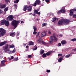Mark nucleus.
I'll use <instances>...</instances> for the list:
<instances>
[{"label": "nucleus", "instance_id": "nucleus-1", "mask_svg": "<svg viewBox=\"0 0 76 76\" xmlns=\"http://www.w3.org/2000/svg\"><path fill=\"white\" fill-rule=\"evenodd\" d=\"M64 24L65 25H67V19L65 20L64 19H62L58 21V26H63V24Z\"/></svg>", "mask_w": 76, "mask_h": 76}, {"label": "nucleus", "instance_id": "nucleus-2", "mask_svg": "<svg viewBox=\"0 0 76 76\" xmlns=\"http://www.w3.org/2000/svg\"><path fill=\"white\" fill-rule=\"evenodd\" d=\"M53 38L54 39H53ZM49 39L50 40L49 41V43L50 44H52V43H53V41H54V42H57L58 39L57 38H56V37L55 34H54L53 36L50 37V39Z\"/></svg>", "mask_w": 76, "mask_h": 76}, {"label": "nucleus", "instance_id": "nucleus-3", "mask_svg": "<svg viewBox=\"0 0 76 76\" xmlns=\"http://www.w3.org/2000/svg\"><path fill=\"white\" fill-rule=\"evenodd\" d=\"M20 22V21L19 20L16 21V20H14L12 21L11 25L12 26H14V29H15V28L18 26V24H19Z\"/></svg>", "mask_w": 76, "mask_h": 76}, {"label": "nucleus", "instance_id": "nucleus-4", "mask_svg": "<svg viewBox=\"0 0 76 76\" xmlns=\"http://www.w3.org/2000/svg\"><path fill=\"white\" fill-rule=\"evenodd\" d=\"M5 34H6V31L3 28H0V34L1 36H4Z\"/></svg>", "mask_w": 76, "mask_h": 76}, {"label": "nucleus", "instance_id": "nucleus-5", "mask_svg": "<svg viewBox=\"0 0 76 76\" xmlns=\"http://www.w3.org/2000/svg\"><path fill=\"white\" fill-rule=\"evenodd\" d=\"M41 3V1L39 0H36L34 4H33V6L35 7L37 5H40V3Z\"/></svg>", "mask_w": 76, "mask_h": 76}, {"label": "nucleus", "instance_id": "nucleus-6", "mask_svg": "<svg viewBox=\"0 0 76 76\" xmlns=\"http://www.w3.org/2000/svg\"><path fill=\"white\" fill-rule=\"evenodd\" d=\"M8 48H9V45L7 44L3 47V48L5 52H7L9 50V49H8Z\"/></svg>", "mask_w": 76, "mask_h": 76}, {"label": "nucleus", "instance_id": "nucleus-7", "mask_svg": "<svg viewBox=\"0 0 76 76\" xmlns=\"http://www.w3.org/2000/svg\"><path fill=\"white\" fill-rule=\"evenodd\" d=\"M14 17L12 15H10L7 18V20L8 21H12V20L13 19Z\"/></svg>", "mask_w": 76, "mask_h": 76}, {"label": "nucleus", "instance_id": "nucleus-8", "mask_svg": "<svg viewBox=\"0 0 76 76\" xmlns=\"http://www.w3.org/2000/svg\"><path fill=\"white\" fill-rule=\"evenodd\" d=\"M74 11H76V9H72L70 10L69 13L70 16H73V12Z\"/></svg>", "mask_w": 76, "mask_h": 76}, {"label": "nucleus", "instance_id": "nucleus-9", "mask_svg": "<svg viewBox=\"0 0 76 76\" xmlns=\"http://www.w3.org/2000/svg\"><path fill=\"white\" fill-rule=\"evenodd\" d=\"M32 6L29 5L27 8L28 11V12H31L32 11Z\"/></svg>", "mask_w": 76, "mask_h": 76}, {"label": "nucleus", "instance_id": "nucleus-10", "mask_svg": "<svg viewBox=\"0 0 76 76\" xmlns=\"http://www.w3.org/2000/svg\"><path fill=\"white\" fill-rule=\"evenodd\" d=\"M6 20H1V22L0 23V25H4L5 24V22H6Z\"/></svg>", "mask_w": 76, "mask_h": 76}, {"label": "nucleus", "instance_id": "nucleus-11", "mask_svg": "<svg viewBox=\"0 0 76 76\" xmlns=\"http://www.w3.org/2000/svg\"><path fill=\"white\" fill-rule=\"evenodd\" d=\"M53 53V51H48V52H47L46 53V54L48 56H50L51 54Z\"/></svg>", "mask_w": 76, "mask_h": 76}, {"label": "nucleus", "instance_id": "nucleus-12", "mask_svg": "<svg viewBox=\"0 0 76 76\" xmlns=\"http://www.w3.org/2000/svg\"><path fill=\"white\" fill-rule=\"evenodd\" d=\"M7 42H6V41H4V42H0V47L4 45L5 44H6Z\"/></svg>", "mask_w": 76, "mask_h": 76}, {"label": "nucleus", "instance_id": "nucleus-13", "mask_svg": "<svg viewBox=\"0 0 76 76\" xmlns=\"http://www.w3.org/2000/svg\"><path fill=\"white\" fill-rule=\"evenodd\" d=\"M4 25L6 26H8L9 25V22L8 21L6 20Z\"/></svg>", "mask_w": 76, "mask_h": 76}, {"label": "nucleus", "instance_id": "nucleus-14", "mask_svg": "<svg viewBox=\"0 0 76 76\" xmlns=\"http://www.w3.org/2000/svg\"><path fill=\"white\" fill-rule=\"evenodd\" d=\"M45 36H46V33L45 32H42L41 34V36L42 37H45Z\"/></svg>", "mask_w": 76, "mask_h": 76}, {"label": "nucleus", "instance_id": "nucleus-15", "mask_svg": "<svg viewBox=\"0 0 76 76\" xmlns=\"http://www.w3.org/2000/svg\"><path fill=\"white\" fill-rule=\"evenodd\" d=\"M28 8V6L26 5L23 8V10L24 11H26L27 10Z\"/></svg>", "mask_w": 76, "mask_h": 76}, {"label": "nucleus", "instance_id": "nucleus-16", "mask_svg": "<svg viewBox=\"0 0 76 76\" xmlns=\"http://www.w3.org/2000/svg\"><path fill=\"white\" fill-rule=\"evenodd\" d=\"M6 7V4H2L1 9H4Z\"/></svg>", "mask_w": 76, "mask_h": 76}, {"label": "nucleus", "instance_id": "nucleus-17", "mask_svg": "<svg viewBox=\"0 0 76 76\" xmlns=\"http://www.w3.org/2000/svg\"><path fill=\"white\" fill-rule=\"evenodd\" d=\"M15 35H16V33H15V32L11 33L10 34V36H11V37H13L15 36Z\"/></svg>", "mask_w": 76, "mask_h": 76}, {"label": "nucleus", "instance_id": "nucleus-18", "mask_svg": "<svg viewBox=\"0 0 76 76\" xmlns=\"http://www.w3.org/2000/svg\"><path fill=\"white\" fill-rule=\"evenodd\" d=\"M61 13H64L65 12H66V10H65V9H62L61 10Z\"/></svg>", "mask_w": 76, "mask_h": 76}, {"label": "nucleus", "instance_id": "nucleus-19", "mask_svg": "<svg viewBox=\"0 0 76 76\" xmlns=\"http://www.w3.org/2000/svg\"><path fill=\"white\" fill-rule=\"evenodd\" d=\"M34 45V42L30 41L28 43V45Z\"/></svg>", "mask_w": 76, "mask_h": 76}, {"label": "nucleus", "instance_id": "nucleus-20", "mask_svg": "<svg viewBox=\"0 0 76 76\" xmlns=\"http://www.w3.org/2000/svg\"><path fill=\"white\" fill-rule=\"evenodd\" d=\"M15 8V9H17V7H18V4H15L13 5V6Z\"/></svg>", "mask_w": 76, "mask_h": 76}, {"label": "nucleus", "instance_id": "nucleus-21", "mask_svg": "<svg viewBox=\"0 0 76 76\" xmlns=\"http://www.w3.org/2000/svg\"><path fill=\"white\" fill-rule=\"evenodd\" d=\"M33 29L34 31H37V27L35 26H33Z\"/></svg>", "mask_w": 76, "mask_h": 76}, {"label": "nucleus", "instance_id": "nucleus-22", "mask_svg": "<svg viewBox=\"0 0 76 76\" xmlns=\"http://www.w3.org/2000/svg\"><path fill=\"white\" fill-rule=\"evenodd\" d=\"M63 59V58H61V57H60L59 58V59H58V62H61V61Z\"/></svg>", "mask_w": 76, "mask_h": 76}, {"label": "nucleus", "instance_id": "nucleus-23", "mask_svg": "<svg viewBox=\"0 0 76 76\" xmlns=\"http://www.w3.org/2000/svg\"><path fill=\"white\" fill-rule=\"evenodd\" d=\"M61 43L62 45H64L66 44V41L64 40H62L61 42Z\"/></svg>", "mask_w": 76, "mask_h": 76}, {"label": "nucleus", "instance_id": "nucleus-24", "mask_svg": "<svg viewBox=\"0 0 76 76\" xmlns=\"http://www.w3.org/2000/svg\"><path fill=\"white\" fill-rule=\"evenodd\" d=\"M53 20L52 21V22H55L56 20V19H57V18L56 17H54L53 18Z\"/></svg>", "mask_w": 76, "mask_h": 76}, {"label": "nucleus", "instance_id": "nucleus-25", "mask_svg": "<svg viewBox=\"0 0 76 76\" xmlns=\"http://www.w3.org/2000/svg\"><path fill=\"white\" fill-rule=\"evenodd\" d=\"M42 57L43 58H45L47 57V55H46V54L44 53L42 55Z\"/></svg>", "mask_w": 76, "mask_h": 76}, {"label": "nucleus", "instance_id": "nucleus-26", "mask_svg": "<svg viewBox=\"0 0 76 76\" xmlns=\"http://www.w3.org/2000/svg\"><path fill=\"white\" fill-rule=\"evenodd\" d=\"M38 11L37 10H34V13H36V14H37L38 13Z\"/></svg>", "mask_w": 76, "mask_h": 76}, {"label": "nucleus", "instance_id": "nucleus-27", "mask_svg": "<svg viewBox=\"0 0 76 76\" xmlns=\"http://www.w3.org/2000/svg\"><path fill=\"white\" fill-rule=\"evenodd\" d=\"M44 50H40V54H43L44 53Z\"/></svg>", "mask_w": 76, "mask_h": 76}, {"label": "nucleus", "instance_id": "nucleus-28", "mask_svg": "<svg viewBox=\"0 0 76 76\" xmlns=\"http://www.w3.org/2000/svg\"><path fill=\"white\" fill-rule=\"evenodd\" d=\"M19 1V0H16L14 1V3H18Z\"/></svg>", "mask_w": 76, "mask_h": 76}, {"label": "nucleus", "instance_id": "nucleus-29", "mask_svg": "<svg viewBox=\"0 0 76 76\" xmlns=\"http://www.w3.org/2000/svg\"><path fill=\"white\" fill-rule=\"evenodd\" d=\"M8 10V7H7L4 10V11L5 12H6V11H7Z\"/></svg>", "mask_w": 76, "mask_h": 76}, {"label": "nucleus", "instance_id": "nucleus-30", "mask_svg": "<svg viewBox=\"0 0 76 76\" xmlns=\"http://www.w3.org/2000/svg\"><path fill=\"white\" fill-rule=\"evenodd\" d=\"M5 1L7 3H10V0H5Z\"/></svg>", "mask_w": 76, "mask_h": 76}, {"label": "nucleus", "instance_id": "nucleus-31", "mask_svg": "<svg viewBox=\"0 0 76 76\" xmlns=\"http://www.w3.org/2000/svg\"><path fill=\"white\" fill-rule=\"evenodd\" d=\"M10 48H14V45H12L10 46Z\"/></svg>", "mask_w": 76, "mask_h": 76}, {"label": "nucleus", "instance_id": "nucleus-32", "mask_svg": "<svg viewBox=\"0 0 76 76\" xmlns=\"http://www.w3.org/2000/svg\"><path fill=\"white\" fill-rule=\"evenodd\" d=\"M16 52V49L14 48V50L13 51H12V53H14Z\"/></svg>", "mask_w": 76, "mask_h": 76}, {"label": "nucleus", "instance_id": "nucleus-33", "mask_svg": "<svg viewBox=\"0 0 76 76\" xmlns=\"http://www.w3.org/2000/svg\"><path fill=\"white\" fill-rule=\"evenodd\" d=\"M5 63V61H4V60H3L1 61V64H4Z\"/></svg>", "mask_w": 76, "mask_h": 76}, {"label": "nucleus", "instance_id": "nucleus-34", "mask_svg": "<svg viewBox=\"0 0 76 76\" xmlns=\"http://www.w3.org/2000/svg\"><path fill=\"white\" fill-rule=\"evenodd\" d=\"M39 35V32H37V35H36V37L37 38V37H38V36Z\"/></svg>", "mask_w": 76, "mask_h": 76}, {"label": "nucleus", "instance_id": "nucleus-35", "mask_svg": "<svg viewBox=\"0 0 76 76\" xmlns=\"http://www.w3.org/2000/svg\"><path fill=\"white\" fill-rule=\"evenodd\" d=\"M70 20H67V24H68V23H70Z\"/></svg>", "mask_w": 76, "mask_h": 76}, {"label": "nucleus", "instance_id": "nucleus-36", "mask_svg": "<svg viewBox=\"0 0 76 76\" xmlns=\"http://www.w3.org/2000/svg\"><path fill=\"white\" fill-rule=\"evenodd\" d=\"M61 13V10H60L59 11H58L57 12V14H60V13Z\"/></svg>", "mask_w": 76, "mask_h": 76}, {"label": "nucleus", "instance_id": "nucleus-37", "mask_svg": "<svg viewBox=\"0 0 76 76\" xmlns=\"http://www.w3.org/2000/svg\"><path fill=\"white\" fill-rule=\"evenodd\" d=\"M36 31H34V32L33 33V34L34 35H36L37 34V32H36Z\"/></svg>", "mask_w": 76, "mask_h": 76}, {"label": "nucleus", "instance_id": "nucleus-38", "mask_svg": "<svg viewBox=\"0 0 76 76\" xmlns=\"http://www.w3.org/2000/svg\"><path fill=\"white\" fill-rule=\"evenodd\" d=\"M42 43L43 44H44V45H45L46 44V43H45V42H44V41H42Z\"/></svg>", "mask_w": 76, "mask_h": 76}, {"label": "nucleus", "instance_id": "nucleus-39", "mask_svg": "<svg viewBox=\"0 0 76 76\" xmlns=\"http://www.w3.org/2000/svg\"><path fill=\"white\" fill-rule=\"evenodd\" d=\"M73 17L74 18H76V14H74L73 15Z\"/></svg>", "mask_w": 76, "mask_h": 76}, {"label": "nucleus", "instance_id": "nucleus-40", "mask_svg": "<svg viewBox=\"0 0 76 76\" xmlns=\"http://www.w3.org/2000/svg\"><path fill=\"white\" fill-rule=\"evenodd\" d=\"M41 42V40L40 39H39V40L37 41V42L38 43H39Z\"/></svg>", "mask_w": 76, "mask_h": 76}, {"label": "nucleus", "instance_id": "nucleus-41", "mask_svg": "<svg viewBox=\"0 0 76 76\" xmlns=\"http://www.w3.org/2000/svg\"><path fill=\"white\" fill-rule=\"evenodd\" d=\"M43 26H46V23H44L42 24Z\"/></svg>", "mask_w": 76, "mask_h": 76}, {"label": "nucleus", "instance_id": "nucleus-42", "mask_svg": "<svg viewBox=\"0 0 76 76\" xmlns=\"http://www.w3.org/2000/svg\"><path fill=\"white\" fill-rule=\"evenodd\" d=\"M18 57H17V58H15L14 59V60H15V61H18Z\"/></svg>", "mask_w": 76, "mask_h": 76}, {"label": "nucleus", "instance_id": "nucleus-43", "mask_svg": "<svg viewBox=\"0 0 76 76\" xmlns=\"http://www.w3.org/2000/svg\"><path fill=\"white\" fill-rule=\"evenodd\" d=\"M31 55H28V58H31Z\"/></svg>", "mask_w": 76, "mask_h": 76}, {"label": "nucleus", "instance_id": "nucleus-44", "mask_svg": "<svg viewBox=\"0 0 76 76\" xmlns=\"http://www.w3.org/2000/svg\"><path fill=\"white\" fill-rule=\"evenodd\" d=\"M46 72H47V73H50V70H47L46 71Z\"/></svg>", "mask_w": 76, "mask_h": 76}, {"label": "nucleus", "instance_id": "nucleus-45", "mask_svg": "<svg viewBox=\"0 0 76 76\" xmlns=\"http://www.w3.org/2000/svg\"><path fill=\"white\" fill-rule=\"evenodd\" d=\"M20 34V33H19V32H18L17 34V36H19V35Z\"/></svg>", "mask_w": 76, "mask_h": 76}, {"label": "nucleus", "instance_id": "nucleus-46", "mask_svg": "<svg viewBox=\"0 0 76 76\" xmlns=\"http://www.w3.org/2000/svg\"><path fill=\"white\" fill-rule=\"evenodd\" d=\"M45 1L46 3H48L50 1V0H45Z\"/></svg>", "mask_w": 76, "mask_h": 76}, {"label": "nucleus", "instance_id": "nucleus-47", "mask_svg": "<svg viewBox=\"0 0 76 76\" xmlns=\"http://www.w3.org/2000/svg\"><path fill=\"white\" fill-rule=\"evenodd\" d=\"M37 49V47L34 48L33 49V50L35 51V50H36Z\"/></svg>", "mask_w": 76, "mask_h": 76}, {"label": "nucleus", "instance_id": "nucleus-48", "mask_svg": "<svg viewBox=\"0 0 76 76\" xmlns=\"http://www.w3.org/2000/svg\"><path fill=\"white\" fill-rule=\"evenodd\" d=\"M58 57H59V56H62V54H58Z\"/></svg>", "mask_w": 76, "mask_h": 76}, {"label": "nucleus", "instance_id": "nucleus-49", "mask_svg": "<svg viewBox=\"0 0 76 76\" xmlns=\"http://www.w3.org/2000/svg\"><path fill=\"white\" fill-rule=\"evenodd\" d=\"M3 13L2 10H1V9H0V13Z\"/></svg>", "mask_w": 76, "mask_h": 76}, {"label": "nucleus", "instance_id": "nucleus-50", "mask_svg": "<svg viewBox=\"0 0 76 76\" xmlns=\"http://www.w3.org/2000/svg\"><path fill=\"white\" fill-rule=\"evenodd\" d=\"M3 57V56H0V59H1V58H2Z\"/></svg>", "mask_w": 76, "mask_h": 76}, {"label": "nucleus", "instance_id": "nucleus-51", "mask_svg": "<svg viewBox=\"0 0 76 76\" xmlns=\"http://www.w3.org/2000/svg\"><path fill=\"white\" fill-rule=\"evenodd\" d=\"M61 45V43H58V46H60Z\"/></svg>", "mask_w": 76, "mask_h": 76}, {"label": "nucleus", "instance_id": "nucleus-52", "mask_svg": "<svg viewBox=\"0 0 76 76\" xmlns=\"http://www.w3.org/2000/svg\"><path fill=\"white\" fill-rule=\"evenodd\" d=\"M6 66V64H2V66Z\"/></svg>", "mask_w": 76, "mask_h": 76}, {"label": "nucleus", "instance_id": "nucleus-53", "mask_svg": "<svg viewBox=\"0 0 76 76\" xmlns=\"http://www.w3.org/2000/svg\"><path fill=\"white\" fill-rule=\"evenodd\" d=\"M71 56V55H70V54L67 55V57H69V56Z\"/></svg>", "mask_w": 76, "mask_h": 76}, {"label": "nucleus", "instance_id": "nucleus-54", "mask_svg": "<svg viewBox=\"0 0 76 76\" xmlns=\"http://www.w3.org/2000/svg\"><path fill=\"white\" fill-rule=\"evenodd\" d=\"M14 57H13V56H12L11 57V59H13Z\"/></svg>", "mask_w": 76, "mask_h": 76}, {"label": "nucleus", "instance_id": "nucleus-55", "mask_svg": "<svg viewBox=\"0 0 76 76\" xmlns=\"http://www.w3.org/2000/svg\"><path fill=\"white\" fill-rule=\"evenodd\" d=\"M40 14H41V12H38L37 15H40Z\"/></svg>", "mask_w": 76, "mask_h": 76}, {"label": "nucleus", "instance_id": "nucleus-56", "mask_svg": "<svg viewBox=\"0 0 76 76\" xmlns=\"http://www.w3.org/2000/svg\"><path fill=\"white\" fill-rule=\"evenodd\" d=\"M23 46H24V47H25V46H26V44H23Z\"/></svg>", "mask_w": 76, "mask_h": 76}, {"label": "nucleus", "instance_id": "nucleus-57", "mask_svg": "<svg viewBox=\"0 0 76 76\" xmlns=\"http://www.w3.org/2000/svg\"><path fill=\"white\" fill-rule=\"evenodd\" d=\"M59 36H60L61 37H63V35H62V34H60L59 35Z\"/></svg>", "mask_w": 76, "mask_h": 76}, {"label": "nucleus", "instance_id": "nucleus-58", "mask_svg": "<svg viewBox=\"0 0 76 76\" xmlns=\"http://www.w3.org/2000/svg\"><path fill=\"white\" fill-rule=\"evenodd\" d=\"M32 15L34 16H35V14H32Z\"/></svg>", "mask_w": 76, "mask_h": 76}, {"label": "nucleus", "instance_id": "nucleus-59", "mask_svg": "<svg viewBox=\"0 0 76 76\" xmlns=\"http://www.w3.org/2000/svg\"><path fill=\"white\" fill-rule=\"evenodd\" d=\"M48 34H51V31H49L48 32Z\"/></svg>", "mask_w": 76, "mask_h": 76}, {"label": "nucleus", "instance_id": "nucleus-60", "mask_svg": "<svg viewBox=\"0 0 76 76\" xmlns=\"http://www.w3.org/2000/svg\"><path fill=\"white\" fill-rule=\"evenodd\" d=\"M28 47H29V46L27 45L26 46V48H28Z\"/></svg>", "mask_w": 76, "mask_h": 76}, {"label": "nucleus", "instance_id": "nucleus-61", "mask_svg": "<svg viewBox=\"0 0 76 76\" xmlns=\"http://www.w3.org/2000/svg\"><path fill=\"white\" fill-rule=\"evenodd\" d=\"M36 20H37V21H39V19L37 18V19Z\"/></svg>", "mask_w": 76, "mask_h": 76}, {"label": "nucleus", "instance_id": "nucleus-62", "mask_svg": "<svg viewBox=\"0 0 76 76\" xmlns=\"http://www.w3.org/2000/svg\"><path fill=\"white\" fill-rule=\"evenodd\" d=\"M1 5H2V4H0V8H1Z\"/></svg>", "mask_w": 76, "mask_h": 76}, {"label": "nucleus", "instance_id": "nucleus-63", "mask_svg": "<svg viewBox=\"0 0 76 76\" xmlns=\"http://www.w3.org/2000/svg\"><path fill=\"white\" fill-rule=\"evenodd\" d=\"M24 23L23 21H21V23Z\"/></svg>", "mask_w": 76, "mask_h": 76}, {"label": "nucleus", "instance_id": "nucleus-64", "mask_svg": "<svg viewBox=\"0 0 76 76\" xmlns=\"http://www.w3.org/2000/svg\"><path fill=\"white\" fill-rule=\"evenodd\" d=\"M8 59L9 60V61L11 60V59L10 58H9Z\"/></svg>", "mask_w": 76, "mask_h": 76}]
</instances>
